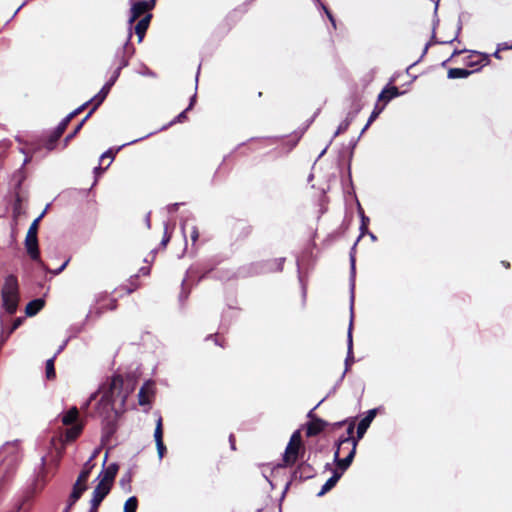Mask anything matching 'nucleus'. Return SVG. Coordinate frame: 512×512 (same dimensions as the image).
<instances>
[{"label":"nucleus","instance_id":"46","mask_svg":"<svg viewBox=\"0 0 512 512\" xmlns=\"http://www.w3.org/2000/svg\"><path fill=\"white\" fill-rule=\"evenodd\" d=\"M96 396H97V392L92 393V394L90 395L89 399H88V400L84 403V405L82 406V409H86V408L90 405V403H91L93 400H95Z\"/></svg>","mask_w":512,"mask_h":512},{"label":"nucleus","instance_id":"14","mask_svg":"<svg viewBox=\"0 0 512 512\" xmlns=\"http://www.w3.org/2000/svg\"><path fill=\"white\" fill-rule=\"evenodd\" d=\"M125 385L123 387V392H117V397H119V407L122 408L126 402L128 396L134 391L136 387V381L133 377L127 376L124 378Z\"/></svg>","mask_w":512,"mask_h":512},{"label":"nucleus","instance_id":"29","mask_svg":"<svg viewBox=\"0 0 512 512\" xmlns=\"http://www.w3.org/2000/svg\"><path fill=\"white\" fill-rule=\"evenodd\" d=\"M78 417V409L76 407H72L68 412H66L62 418V421L65 425H70L76 421Z\"/></svg>","mask_w":512,"mask_h":512},{"label":"nucleus","instance_id":"12","mask_svg":"<svg viewBox=\"0 0 512 512\" xmlns=\"http://www.w3.org/2000/svg\"><path fill=\"white\" fill-rule=\"evenodd\" d=\"M119 466L116 463H111L104 468L98 476V480L112 487L114 479L117 475Z\"/></svg>","mask_w":512,"mask_h":512},{"label":"nucleus","instance_id":"31","mask_svg":"<svg viewBox=\"0 0 512 512\" xmlns=\"http://www.w3.org/2000/svg\"><path fill=\"white\" fill-rule=\"evenodd\" d=\"M351 120H352L351 118L347 117L343 122L340 123V125L338 126L337 130L335 131L332 139L330 140V143L332 142V140L335 137H337L338 135H340L341 133L345 132L348 129V127L351 123Z\"/></svg>","mask_w":512,"mask_h":512},{"label":"nucleus","instance_id":"8","mask_svg":"<svg viewBox=\"0 0 512 512\" xmlns=\"http://www.w3.org/2000/svg\"><path fill=\"white\" fill-rule=\"evenodd\" d=\"M369 222V219L367 217H365L363 214H362V224H361V234L360 236L358 237L356 243L354 244V246L352 247V250H351V254H350V261H351V291L354 290V277H355V256H354V251H355V248H356V245L358 243V241L361 239V237L367 232V223ZM354 300V292H352L351 294V301L353 302Z\"/></svg>","mask_w":512,"mask_h":512},{"label":"nucleus","instance_id":"33","mask_svg":"<svg viewBox=\"0 0 512 512\" xmlns=\"http://www.w3.org/2000/svg\"><path fill=\"white\" fill-rule=\"evenodd\" d=\"M384 108H385V104H382V105L376 104V106L374 107V110L372 111V113L368 119V125H371L378 118V116L384 110Z\"/></svg>","mask_w":512,"mask_h":512},{"label":"nucleus","instance_id":"64","mask_svg":"<svg viewBox=\"0 0 512 512\" xmlns=\"http://www.w3.org/2000/svg\"><path fill=\"white\" fill-rule=\"evenodd\" d=\"M71 508H72V507L66 506V508L64 509V511H63V512H70V509H71Z\"/></svg>","mask_w":512,"mask_h":512},{"label":"nucleus","instance_id":"30","mask_svg":"<svg viewBox=\"0 0 512 512\" xmlns=\"http://www.w3.org/2000/svg\"><path fill=\"white\" fill-rule=\"evenodd\" d=\"M137 507H138L137 498L135 496H131L126 500V502L124 504L123 511L124 512H136Z\"/></svg>","mask_w":512,"mask_h":512},{"label":"nucleus","instance_id":"40","mask_svg":"<svg viewBox=\"0 0 512 512\" xmlns=\"http://www.w3.org/2000/svg\"><path fill=\"white\" fill-rule=\"evenodd\" d=\"M23 320H24V319H23L22 317H18V318H16V319L13 321V324H12L11 328H10V329H9V331H8V335H7V337L22 325Z\"/></svg>","mask_w":512,"mask_h":512},{"label":"nucleus","instance_id":"13","mask_svg":"<svg viewBox=\"0 0 512 512\" xmlns=\"http://www.w3.org/2000/svg\"><path fill=\"white\" fill-rule=\"evenodd\" d=\"M377 415V409H370L357 426V438L360 440L365 435L370 424Z\"/></svg>","mask_w":512,"mask_h":512},{"label":"nucleus","instance_id":"24","mask_svg":"<svg viewBox=\"0 0 512 512\" xmlns=\"http://www.w3.org/2000/svg\"><path fill=\"white\" fill-rule=\"evenodd\" d=\"M313 469L307 463H301L293 473L294 478L307 479L312 476Z\"/></svg>","mask_w":512,"mask_h":512},{"label":"nucleus","instance_id":"9","mask_svg":"<svg viewBox=\"0 0 512 512\" xmlns=\"http://www.w3.org/2000/svg\"><path fill=\"white\" fill-rule=\"evenodd\" d=\"M118 77L119 70H116L111 79L102 87L100 92L91 99V101H93L94 103V106L91 110L95 111L98 108V106L105 100L111 87L114 85Z\"/></svg>","mask_w":512,"mask_h":512},{"label":"nucleus","instance_id":"38","mask_svg":"<svg viewBox=\"0 0 512 512\" xmlns=\"http://www.w3.org/2000/svg\"><path fill=\"white\" fill-rule=\"evenodd\" d=\"M14 216L17 217L21 214V197L20 195H16V201L13 207Z\"/></svg>","mask_w":512,"mask_h":512},{"label":"nucleus","instance_id":"63","mask_svg":"<svg viewBox=\"0 0 512 512\" xmlns=\"http://www.w3.org/2000/svg\"><path fill=\"white\" fill-rule=\"evenodd\" d=\"M140 272H142L143 274H148L149 270L148 269H145V268H142L140 270Z\"/></svg>","mask_w":512,"mask_h":512},{"label":"nucleus","instance_id":"52","mask_svg":"<svg viewBox=\"0 0 512 512\" xmlns=\"http://www.w3.org/2000/svg\"><path fill=\"white\" fill-rule=\"evenodd\" d=\"M91 503V508L89 512H97L99 505H95L94 502Z\"/></svg>","mask_w":512,"mask_h":512},{"label":"nucleus","instance_id":"55","mask_svg":"<svg viewBox=\"0 0 512 512\" xmlns=\"http://www.w3.org/2000/svg\"><path fill=\"white\" fill-rule=\"evenodd\" d=\"M145 223H146V226L147 228H150L151 224H150V213H148L145 217Z\"/></svg>","mask_w":512,"mask_h":512},{"label":"nucleus","instance_id":"3","mask_svg":"<svg viewBox=\"0 0 512 512\" xmlns=\"http://www.w3.org/2000/svg\"><path fill=\"white\" fill-rule=\"evenodd\" d=\"M155 2L156 0H140L131 3L130 16L128 18V37L123 47L124 53H129V55L133 54L134 49L130 47L132 25L136 20L141 19L146 14H150L149 11L155 6Z\"/></svg>","mask_w":512,"mask_h":512},{"label":"nucleus","instance_id":"51","mask_svg":"<svg viewBox=\"0 0 512 512\" xmlns=\"http://www.w3.org/2000/svg\"><path fill=\"white\" fill-rule=\"evenodd\" d=\"M91 503V508L89 512H97L99 505H95L94 502Z\"/></svg>","mask_w":512,"mask_h":512},{"label":"nucleus","instance_id":"41","mask_svg":"<svg viewBox=\"0 0 512 512\" xmlns=\"http://www.w3.org/2000/svg\"><path fill=\"white\" fill-rule=\"evenodd\" d=\"M186 112H187V109L184 110L183 112H181L173 121H171L167 126H164L162 127V130L163 129H166L168 126H171L177 122H182L184 121V119L186 118Z\"/></svg>","mask_w":512,"mask_h":512},{"label":"nucleus","instance_id":"1","mask_svg":"<svg viewBox=\"0 0 512 512\" xmlns=\"http://www.w3.org/2000/svg\"><path fill=\"white\" fill-rule=\"evenodd\" d=\"M354 429V423H350L347 428V434L339 439L334 453V461L338 469H342V471L348 469L356 454L359 439L353 437Z\"/></svg>","mask_w":512,"mask_h":512},{"label":"nucleus","instance_id":"50","mask_svg":"<svg viewBox=\"0 0 512 512\" xmlns=\"http://www.w3.org/2000/svg\"><path fill=\"white\" fill-rule=\"evenodd\" d=\"M195 100H196V94H194V95L192 96V98H191V100H190V104H189V106H188L187 110H189V109H191V108L193 107V105H194V103H195Z\"/></svg>","mask_w":512,"mask_h":512},{"label":"nucleus","instance_id":"18","mask_svg":"<svg viewBox=\"0 0 512 512\" xmlns=\"http://www.w3.org/2000/svg\"><path fill=\"white\" fill-rule=\"evenodd\" d=\"M347 357L345 359V370L343 372L342 378L345 373L349 370L350 365L354 362L353 357V340H352V321L350 322L349 330H348V341H347Z\"/></svg>","mask_w":512,"mask_h":512},{"label":"nucleus","instance_id":"62","mask_svg":"<svg viewBox=\"0 0 512 512\" xmlns=\"http://www.w3.org/2000/svg\"><path fill=\"white\" fill-rule=\"evenodd\" d=\"M327 148H328V146H326V147L323 149V151H321V153H320V155H319V158H320V157H322V156L326 153Z\"/></svg>","mask_w":512,"mask_h":512},{"label":"nucleus","instance_id":"16","mask_svg":"<svg viewBox=\"0 0 512 512\" xmlns=\"http://www.w3.org/2000/svg\"><path fill=\"white\" fill-rule=\"evenodd\" d=\"M72 120L68 115L62 120V122L58 125V127L53 132L49 142L47 143V148L52 150L54 148L55 142L61 137L69 122Z\"/></svg>","mask_w":512,"mask_h":512},{"label":"nucleus","instance_id":"42","mask_svg":"<svg viewBox=\"0 0 512 512\" xmlns=\"http://www.w3.org/2000/svg\"><path fill=\"white\" fill-rule=\"evenodd\" d=\"M198 237H199V232H198V229L196 226H192L191 227V232H190V238L194 243H196V241L198 240Z\"/></svg>","mask_w":512,"mask_h":512},{"label":"nucleus","instance_id":"54","mask_svg":"<svg viewBox=\"0 0 512 512\" xmlns=\"http://www.w3.org/2000/svg\"><path fill=\"white\" fill-rule=\"evenodd\" d=\"M99 450L96 449L92 455L90 456V458L88 460H91V463H93V460L96 458L97 454H98Z\"/></svg>","mask_w":512,"mask_h":512},{"label":"nucleus","instance_id":"39","mask_svg":"<svg viewBox=\"0 0 512 512\" xmlns=\"http://www.w3.org/2000/svg\"><path fill=\"white\" fill-rule=\"evenodd\" d=\"M89 103H93V101L90 100V101L85 102L84 104L79 106L77 109H75L74 111L69 113L68 116L73 119L75 116H77L79 113H81L88 106Z\"/></svg>","mask_w":512,"mask_h":512},{"label":"nucleus","instance_id":"34","mask_svg":"<svg viewBox=\"0 0 512 512\" xmlns=\"http://www.w3.org/2000/svg\"><path fill=\"white\" fill-rule=\"evenodd\" d=\"M82 430V427L80 425H75L67 430L66 437L68 440H74L77 438Z\"/></svg>","mask_w":512,"mask_h":512},{"label":"nucleus","instance_id":"61","mask_svg":"<svg viewBox=\"0 0 512 512\" xmlns=\"http://www.w3.org/2000/svg\"><path fill=\"white\" fill-rule=\"evenodd\" d=\"M26 3H27V0H26V1H24V2L21 4V6H20L19 8H17V10H16L15 14H17V13L20 11V9H21V8H22Z\"/></svg>","mask_w":512,"mask_h":512},{"label":"nucleus","instance_id":"5","mask_svg":"<svg viewBox=\"0 0 512 512\" xmlns=\"http://www.w3.org/2000/svg\"><path fill=\"white\" fill-rule=\"evenodd\" d=\"M19 441L5 443L0 448V478L8 470L12 469L19 460Z\"/></svg>","mask_w":512,"mask_h":512},{"label":"nucleus","instance_id":"60","mask_svg":"<svg viewBox=\"0 0 512 512\" xmlns=\"http://www.w3.org/2000/svg\"><path fill=\"white\" fill-rule=\"evenodd\" d=\"M370 125H368V122L366 123V125L363 127L362 131H361V135L368 129Z\"/></svg>","mask_w":512,"mask_h":512},{"label":"nucleus","instance_id":"7","mask_svg":"<svg viewBox=\"0 0 512 512\" xmlns=\"http://www.w3.org/2000/svg\"><path fill=\"white\" fill-rule=\"evenodd\" d=\"M37 234L38 233H36V232H32V231L28 230L26 237H25L24 245H25V249H26L29 257L32 260L38 262L41 265V267L45 268V265L43 264V262L40 259V251H39V247H38Z\"/></svg>","mask_w":512,"mask_h":512},{"label":"nucleus","instance_id":"15","mask_svg":"<svg viewBox=\"0 0 512 512\" xmlns=\"http://www.w3.org/2000/svg\"><path fill=\"white\" fill-rule=\"evenodd\" d=\"M110 490V485L99 481L93 491L91 502H94L95 505H100L103 499L109 494Z\"/></svg>","mask_w":512,"mask_h":512},{"label":"nucleus","instance_id":"36","mask_svg":"<svg viewBox=\"0 0 512 512\" xmlns=\"http://www.w3.org/2000/svg\"><path fill=\"white\" fill-rule=\"evenodd\" d=\"M45 213H46V209L31 223V225L28 229L29 231L38 233L39 223H40L41 219L44 217Z\"/></svg>","mask_w":512,"mask_h":512},{"label":"nucleus","instance_id":"49","mask_svg":"<svg viewBox=\"0 0 512 512\" xmlns=\"http://www.w3.org/2000/svg\"><path fill=\"white\" fill-rule=\"evenodd\" d=\"M77 501V499H73L72 496H69L67 506L72 507Z\"/></svg>","mask_w":512,"mask_h":512},{"label":"nucleus","instance_id":"58","mask_svg":"<svg viewBox=\"0 0 512 512\" xmlns=\"http://www.w3.org/2000/svg\"><path fill=\"white\" fill-rule=\"evenodd\" d=\"M493 56L497 59H501V56H500V51H498V49L494 52Z\"/></svg>","mask_w":512,"mask_h":512},{"label":"nucleus","instance_id":"37","mask_svg":"<svg viewBox=\"0 0 512 512\" xmlns=\"http://www.w3.org/2000/svg\"><path fill=\"white\" fill-rule=\"evenodd\" d=\"M315 3H317L320 8L326 13L328 19L331 21L332 25L335 27V20L331 12L327 9V7L320 2V0H313Z\"/></svg>","mask_w":512,"mask_h":512},{"label":"nucleus","instance_id":"6","mask_svg":"<svg viewBox=\"0 0 512 512\" xmlns=\"http://www.w3.org/2000/svg\"><path fill=\"white\" fill-rule=\"evenodd\" d=\"M302 450V437L300 431L297 430L292 434L290 441L286 446L282 466L286 467L295 464Z\"/></svg>","mask_w":512,"mask_h":512},{"label":"nucleus","instance_id":"44","mask_svg":"<svg viewBox=\"0 0 512 512\" xmlns=\"http://www.w3.org/2000/svg\"><path fill=\"white\" fill-rule=\"evenodd\" d=\"M510 49H512V43L508 44L507 42H503V43L498 44V51L510 50Z\"/></svg>","mask_w":512,"mask_h":512},{"label":"nucleus","instance_id":"43","mask_svg":"<svg viewBox=\"0 0 512 512\" xmlns=\"http://www.w3.org/2000/svg\"><path fill=\"white\" fill-rule=\"evenodd\" d=\"M170 241V235H168L167 233V224H165V227H164V237L161 241V246L162 247H166V245L168 244V242Z\"/></svg>","mask_w":512,"mask_h":512},{"label":"nucleus","instance_id":"25","mask_svg":"<svg viewBox=\"0 0 512 512\" xmlns=\"http://www.w3.org/2000/svg\"><path fill=\"white\" fill-rule=\"evenodd\" d=\"M325 425H326V423L323 420H321V419H316V420L312 421L308 425L307 435L308 436L317 435L318 433H320L324 429Z\"/></svg>","mask_w":512,"mask_h":512},{"label":"nucleus","instance_id":"48","mask_svg":"<svg viewBox=\"0 0 512 512\" xmlns=\"http://www.w3.org/2000/svg\"><path fill=\"white\" fill-rule=\"evenodd\" d=\"M67 264H68V260H67V261H65V262L62 264V266H61L60 268H57V270L53 271V274H55V275H56V274L61 273V272L65 269V267L67 266Z\"/></svg>","mask_w":512,"mask_h":512},{"label":"nucleus","instance_id":"53","mask_svg":"<svg viewBox=\"0 0 512 512\" xmlns=\"http://www.w3.org/2000/svg\"><path fill=\"white\" fill-rule=\"evenodd\" d=\"M480 55L482 57V61H484V65L488 64V62H489V55H487V54H480Z\"/></svg>","mask_w":512,"mask_h":512},{"label":"nucleus","instance_id":"47","mask_svg":"<svg viewBox=\"0 0 512 512\" xmlns=\"http://www.w3.org/2000/svg\"><path fill=\"white\" fill-rule=\"evenodd\" d=\"M128 65V59H126L125 57H123L121 59V62H120V65L119 67L116 69V70H121L123 67H126Z\"/></svg>","mask_w":512,"mask_h":512},{"label":"nucleus","instance_id":"20","mask_svg":"<svg viewBox=\"0 0 512 512\" xmlns=\"http://www.w3.org/2000/svg\"><path fill=\"white\" fill-rule=\"evenodd\" d=\"M45 463H46V458L43 456L41 458V469L38 473V476H37L34 486H33L34 492L42 490L43 487L45 486V483H46Z\"/></svg>","mask_w":512,"mask_h":512},{"label":"nucleus","instance_id":"21","mask_svg":"<svg viewBox=\"0 0 512 512\" xmlns=\"http://www.w3.org/2000/svg\"><path fill=\"white\" fill-rule=\"evenodd\" d=\"M401 94L402 93L398 90L397 87H388L382 90V92L378 95V101H383V104L386 105L391 99L398 97Z\"/></svg>","mask_w":512,"mask_h":512},{"label":"nucleus","instance_id":"45","mask_svg":"<svg viewBox=\"0 0 512 512\" xmlns=\"http://www.w3.org/2000/svg\"><path fill=\"white\" fill-rule=\"evenodd\" d=\"M96 396H97V392L92 393V394L90 395L89 399H88V400L84 403V405L82 406V409H86V408L90 405V403H91L93 400H95Z\"/></svg>","mask_w":512,"mask_h":512},{"label":"nucleus","instance_id":"27","mask_svg":"<svg viewBox=\"0 0 512 512\" xmlns=\"http://www.w3.org/2000/svg\"><path fill=\"white\" fill-rule=\"evenodd\" d=\"M86 489L87 485L85 483L76 480L75 484L73 485V489L70 496H72L73 499L79 500L82 494L86 491Z\"/></svg>","mask_w":512,"mask_h":512},{"label":"nucleus","instance_id":"56","mask_svg":"<svg viewBox=\"0 0 512 512\" xmlns=\"http://www.w3.org/2000/svg\"><path fill=\"white\" fill-rule=\"evenodd\" d=\"M24 506L25 503L20 504L17 512H27V509H25Z\"/></svg>","mask_w":512,"mask_h":512},{"label":"nucleus","instance_id":"59","mask_svg":"<svg viewBox=\"0 0 512 512\" xmlns=\"http://www.w3.org/2000/svg\"><path fill=\"white\" fill-rule=\"evenodd\" d=\"M30 160H31V157L26 156V158L24 159L23 165L28 164L30 162Z\"/></svg>","mask_w":512,"mask_h":512},{"label":"nucleus","instance_id":"23","mask_svg":"<svg viewBox=\"0 0 512 512\" xmlns=\"http://www.w3.org/2000/svg\"><path fill=\"white\" fill-rule=\"evenodd\" d=\"M152 134H153V133H149V134H147V135H145V136H143V137H141V138H139V139H135V140H132V141H130V142H127V143H125V144H123V145L119 146V147H118V148H116L115 150H113V149H109L108 151H106L105 153H103V154L101 155V160H103V159H104V158H106V157L110 158L111 160H110V162H109V164H108V166H109V165L111 164V162L113 161V159H114V157H115V154H116L117 152H119L123 147L128 146V145H131V144H134V143H137L138 141H141V140H143V139H145V138L149 137V136H150V135H152Z\"/></svg>","mask_w":512,"mask_h":512},{"label":"nucleus","instance_id":"11","mask_svg":"<svg viewBox=\"0 0 512 512\" xmlns=\"http://www.w3.org/2000/svg\"><path fill=\"white\" fill-rule=\"evenodd\" d=\"M154 439L156 442L158 457H159V459H162L166 452V447L163 443V429H162V418L161 417H159L156 421V427H155V431H154Z\"/></svg>","mask_w":512,"mask_h":512},{"label":"nucleus","instance_id":"32","mask_svg":"<svg viewBox=\"0 0 512 512\" xmlns=\"http://www.w3.org/2000/svg\"><path fill=\"white\" fill-rule=\"evenodd\" d=\"M94 111L93 110H90V112L85 116V118L76 126V128L73 130L72 133H70L66 138H65V143H67L68 141H70L79 131L80 129L82 128L83 124L85 123V121L92 115Z\"/></svg>","mask_w":512,"mask_h":512},{"label":"nucleus","instance_id":"10","mask_svg":"<svg viewBox=\"0 0 512 512\" xmlns=\"http://www.w3.org/2000/svg\"><path fill=\"white\" fill-rule=\"evenodd\" d=\"M154 395V382L147 381L140 388L138 393V401L141 406L149 405L151 398Z\"/></svg>","mask_w":512,"mask_h":512},{"label":"nucleus","instance_id":"4","mask_svg":"<svg viewBox=\"0 0 512 512\" xmlns=\"http://www.w3.org/2000/svg\"><path fill=\"white\" fill-rule=\"evenodd\" d=\"M2 305L9 314L17 311L19 303V286L16 276L8 275L5 278L4 285L1 290Z\"/></svg>","mask_w":512,"mask_h":512},{"label":"nucleus","instance_id":"57","mask_svg":"<svg viewBox=\"0 0 512 512\" xmlns=\"http://www.w3.org/2000/svg\"><path fill=\"white\" fill-rule=\"evenodd\" d=\"M366 233L369 235L370 239H371L373 242L377 240V237H376L373 233L368 232V231H367Z\"/></svg>","mask_w":512,"mask_h":512},{"label":"nucleus","instance_id":"19","mask_svg":"<svg viewBox=\"0 0 512 512\" xmlns=\"http://www.w3.org/2000/svg\"><path fill=\"white\" fill-rule=\"evenodd\" d=\"M344 471L340 469V471H334L333 475L325 482V484L322 486L321 490L318 492V496H323L328 491H330L336 483L341 478Z\"/></svg>","mask_w":512,"mask_h":512},{"label":"nucleus","instance_id":"2","mask_svg":"<svg viewBox=\"0 0 512 512\" xmlns=\"http://www.w3.org/2000/svg\"><path fill=\"white\" fill-rule=\"evenodd\" d=\"M124 385V377L121 375L112 377L108 388L103 390V395L97 405V413L100 416H108L111 411H117L116 405H119L117 392H123Z\"/></svg>","mask_w":512,"mask_h":512},{"label":"nucleus","instance_id":"26","mask_svg":"<svg viewBox=\"0 0 512 512\" xmlns=\"http://www.w3.org/2000/svg\"><path fill=\"white\" fill-rule=\"evenodd\" d=\"M472 72L463 69V68H451L448 71V78L450 79H459V78H467Z\"/></svg>","mask_w":512,"mask_h":512},{"label":"nucleus","instance_id":"22","mask_svg":"<svg viewBox=\"0 0 512 512\" xmlns=\"http://www.w3.org/2000/svg\"><path fill=\"white\" fill-rule=\"evenodd\" d=\"M44 304V300L40 298L30 301L25 307L26 315L29 317L36 315L44 307Z\"/></svg>","mask_w":512,"mask_h":512},{"label":"nucleus","instance_id":"17","mask_svg":"<svg viewBox=\"0 0 512 512\" xmlns=\"http://www.w3.org/2000/svg\"><path fill=\"white\" fill-rule=\"evenodd\" d=\"M152 15L146 14L144 17L139 19L138 23L135 25V34L138 37V42H142L145 33L149 27L150 21H151Z\"/></svg>","mask_w":512,"mask_h":512},{"label":"nucleus","instance_id":"28","mask_svg":"<svg viewBox=\"0 0 512 512\" xmlns=\"http://www.w3.org/2000/svg\"><path fill=\"white\" fill-rule=\"evenodd\" d=\"M93 467H94V464L91 463V460H87V462L84 464V467H83L82 471L80 472L77 480L86 484Z\"/></svg>","mask_w":512,"mask_h":512},{"label":"nucleus","instance_id":"35","mask_svg":"<svg viewBox=\"0 0 512 512\" xmlns=\"http://www.w3.org/2000/svg\"><path fill=\"white\" fill-rule=\"evenodd\" d=\"M46 376L48 379L55 377L54 359L51 358L46 362Z\"/></svg>","mask_w":512,"mask_h":512}]
</instances>
